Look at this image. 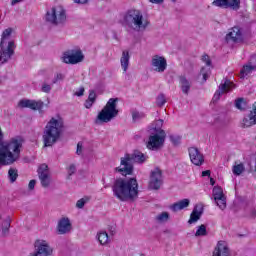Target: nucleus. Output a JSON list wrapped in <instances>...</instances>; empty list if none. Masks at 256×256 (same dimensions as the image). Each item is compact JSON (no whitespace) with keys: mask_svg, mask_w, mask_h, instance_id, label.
I'll list each match as a JSON object with an SVG mask.
<instances>
[{"mask_svg":"<svg viewBox=\"0 0 256 256\" xmlns=\"http://www.w3.org/2000/svg\"><path fill=\"white\" fill-rule=\"evenodd\" d=\"M23 138L16 136L9 141L3 142V131L0 128V159L4 165H13L21 157Z\"/></svg>","mask_w":256,"mask_h":256,"instance_id":"1","label":"nucleus"},{"mask_svg":"<svg viewBox=\"0 0 256 256\" xmlns=\"http://www.w3.org/2000/svg\"><path fill=\"white\" fill-rule=\"evenodd\" d=\"M112 191L119 201H135L139 197V184L135 178H118L114 181Z\"/></svg>","mask_w":256,"mask_h":256,"instance_id":"2","label":"nucleus"},{"mask_svg":"<svg viewBox=\"0 0 256 256\" xmlns=\"http://www.w3.org/2000/svg\"><path fill=\"white\" fill-rule=\"evenodd\" d=\"M123 25L127 29H130V31L141 33L147 30L151 22H149V19H147L140 10H128L124 14Z\"/></svg>","mask_w":256,"mask_h":256,"instance_id":"3","label":"nucleus"},{"mask_svg":"<svg viewBox=\"0 0 256 256\" xmlns=\"http://www.w3.org/2000/svg\"><path fill=\"white\" fill-rule=\"evenodd\" d=\"M63 119L61 118H51L46 124L43 132V142L44 147H53L57 141L61 138L63 133Z\"/></svg>","mask_w":256,"mask_h":256,"instance_id":"4","label":"nucleus"},{"mask_svg":"<svg viewBox=\"0 0 256 256\" xmlns=\"http://www.w3.org/2000/svg\"><path fill=\"white\" fill-rule=\"evenodd\" d=\"M146 161L147 155L136 150L132 154H125V156L121 158V167L116 168V171L121 173V175H132L133 163H145Z\"/></svg>","mask_w":256,"mask_h":256,"instance_id":"5","label":"nucleus"},{"mask_svg":"<svg viewBox=\"0 0 256 256\" xmlns=\"http://www.w3.org/2000/svg\"><path fill=\"white\" fill-rule=\"evenodd\" d=\"M119 98H110L97 116L96 123H109L119 115L117 103Z\"/></svg>","mask_w":256,"mask_h":256,"instance_id":"6","label":"nucleus"},{"mask_svg":"<svg viewBox=\"0 0 256 256\" xmlns=\"http://www.w3.org/2000/svg\"><path fill=\"white\" fill-rule=\"evenodd\" d=\"M46 21L50 25H64L67 21L65 9L61 6L52 7L46 13Z\"/></svg>","mask_w":256,"mask_h":256,"instance_id":"7","label":"nucleus"},{"mask_svg":"<svg viewBox=\"0 0 256 256\" xmlns=\"http://www.w3.org/2000/svg\"><path fill=\"white\" fill-rule=\"evenodd\" d=\"M85 60V55L83 51L79 48L71 49L63 53L62 61L67 65H77L78 63H83Z\"/></svg>","mask_w":256,"mask_h":256,"instance_id":"8","label":"nucleus"},{"mask_svg":"<svg viewBox=\"0 0 256 256\" xmlns=\"http://www.w3.org/2000/svg\"><path fill=\"white\" fill-rule=\"evenodd\" d=\"M165 137V130H160L159 134L149 136L146 144L147 149L150 151H159V149H161L165 143Z\"/></svg>","mask_w":256,"mask_h":256,"instance_id":"9","label":"nucleus"},{"mask_svg":"<svg viewBox=\"0 0 256 256\" xmlns=\"http://www.w3.org/2000/svg\"><path fill=\"white\" fill-rule=\"evenodd\" d=\"M15 47L14 41H9L7 44L0 43V65H5L15 55Z\"/></svg>","mask_w":256,"mask_h":256,"instance_id":"10","label":"nucleus"},{"mask_svg":"<svg viewBox=\"0 0 256 256\" xmlns=\"http://www.w3.org/2000/svg\"><path fill=\"white\" fill-rule=\"evenodd\" d=\"M163 185V172L159 168H155L150 173V181L148 184V189L152 191H159Z\"/></svg>","mask_w":256,"mask_h":256,"instance_id":"11","label":"nucleus"},{"mask_svg":"<svg viewBox=\"0 0 256 256\" xmlns=\"http://www.w3.org/2000/svg\"><path fill=\"white\" fill-rule=\"evenodd\" d=\"M212 197L221 211H225V209H227V198L223 193V188L220 186H215L212 190Z\"/></svg>","mask_w":256,"mask_h":256,"instance_id":"12","label":"nucleus"},{"mask_svg":"<svg viewBox=\"0 0 256 256\" xmlns=\"http://www.w3.org/2000/svg\"><path fill=\"white\" fill-rule=\"evenodd\" d=\"M233 89H235V85L233 84V82L225 78L221 81L219 89L215 92L213 96V101H219L223 93H229V91H233Z\"/></svg>","mask_w":256,"mask_h":256,"instance_id":"13","label":"nucleus"},{"mask_svg":"<svg viewBox=\"0 0 256 256\" xmlns=\"http://www.w3.org/2000/svg\"><path fill=\"white\" fill-rule=\"evenodd\" d=\"M151 67L156 73H165L167 70V59L163 56L155 55L152 57Z\"/></svg>","mask_w":256,"mask_h":256,"instance_id":"14","label":"nucleus"},{"mask_svg":"<svg viewBox=\"0 0 256 256\" xmlns=\"http://www.w3.org/2000/svg\"><path fill=\"white\" fill-rule=\"evenodd\" d=\"M38 177L42 187L45 189L51 185V176L49 175V166H47V164H42L39 166Z\"/></svg>","mask_w":256,"mask_h":256,"instance_id":"15","label":"nucleus"},{"mask_svg":"<svg viewBox=\"0 0 256 256\" xmlns=\"http://www.w3.org/2000/svg\"><path fill=\"white\" fill-rule=\"evenodd\" d=\"M34 248L38 255H41V256L53 255V248H51L49 243L45 240H37L34 243Z\"/></svg>","mask_w":256,"mask_h":256,"instance_id":"16","label":"nucleus"},{"mask_svg":"<svg viewBox=\"0 0 256 256\" xmlns=\"http://www.w3.org/2000/svg\"><path fill=\"white\" fill-rule=\"evenodd\" d=\"M212 5H214V7L237 11L239 7H241V0H214Z\"/></svg>","mask_w":256,"mask_h":256,"instance_id":"17","label":"nucleus"},{"mask_svg":"<svg viewBox=\"0 0 256 256\" xmlns=\"http://www.w3.org/2000/svg\"><path fill=\"white\" fill-rule=\"evenodd\" d=\"M188 153H189L190 161L191 163H193V165H196L197 167H199L203 165V163L205 162V158L203 157V154L196 147H190L188 149Z\"/></svg>","mask_w":256,"mask_h":256,"instance_id":"18","label":"nucleus"},{"mask_svg":"<svg viewBox=\"0 0 256 256\" xmlns=\"http://www.w3.org/2000/svg\"><path fill=\"white\" fill-rule=\"evenodd\" d=\"M43 101L39 100V101H35V100H20L18 103V107H20V109H32L33 111H41V109H43Z\"/></svg>","mask_w":256,"mask_h":256,"instance_id":"19","label":"nucleus"},{"mask_svg":"<svg viewBox=\"0 0 256 256\" xmlns=\"http://www.w3.org/2000/svg\"><path fill=\"white\" fill-rule=\"evenodd\" d=\"M227 43H241L243 41V32L241 28L235 26L230 29L229 33L226 35Z\"/></svg>","mask_w":256,"mask_h":256,"instance_id":"20","label":"nucleus"},{"mask_svg":"<svg viewBox=\"0 0 256 256\" xmlns=\"http://www.w3.org/2000/svg\"><path fill=\"white\" fill-rule=\"evenodd\" d=\"M71 229H73V226L71 224V220H69L68 217H63L58 221V235H67V233H71Z\"/></svg>","mask_w":256,"mask_h":256,"instance_id":"21","label":"nucleus"},{"mask_svg":"<svg viewBox=\"0 0 256 256\" xmlns=\"http://www.w3.org/2000/svg\"><path fill=\"white\" fill-rule=\"evenodd\" d=\"M256 125V102L253 104V109L248 116H245L242 120V127H253Z\"/></svg>","mask_w":256,"mask_h":256,"instance_id":"22","label":"nucleus"},{"mask_svg":"<svg viewBox=\"0 0 256 256\" xmlns=\"http://www.w3.org/2000/svg\"><path fill=\"white\" fill-rule=\"evenodd\" d=\"M212 256H230L229 247L227 242L219 241L217 246L214 249Z\"/></svg>","mask_w":256,"mask_h":256,"instance_id":"23","label":"nucleus"},{"mask_svg":"<svg viewBox=\"0 0 256 256\" xmlns=\"http://www.w3.org/2000/svg\"><path fill=\"white\" fill-rule=\"evenodd\" d=\"M203 215V206L196 205L190 214V219L188 220L189 225H193V223H197L201 216Z\"/></svg>","mask_w":256,"mask_h":256,"instance_id":"24","label":"nucleus"},{"mask_svg":"<svg viewBox=\"0 0 256 256\" xmlns=\"http://www.w3.org/2000/svg\"><path fill=\"white\" fill-rule=\"evenodd\" d=\"M191 204V200L185 198L170 206L171 211L177 213V211H183V209H187V207Z\"/></svg>","mask_w":256,"mask_h":256,"instance_id":"25","label":"nucleus"},{"mask_svg":"<svg viewBox=\"0 0 256 256\" xmlns=\"http://www.w3.org/2000/svg\"><path fill=\"white\" fill-rule=\"evenodd\" d=\"M179 83L182 93H184V95H189V91H191V82L188 81L187 77L180 76Z\"/></svg>","mask_w":256,"mask_h":256,"instance_id":"26","label":"nucleus"},{"mask_svg":"<svg viewBox=\"0 0 256 256\" xmlns=\"http://www.w3.org/2000/svg\"><path fill=\"white\" fill-rule=\"evenodd\" d=\"M131 57L129 56V51H123L122 57L120 58L121 67L124 72H127V69H129V59Z\"/></svg>","mask_w":256,"mask_h":256,"instance_id":"27","label":"nucleus"},{"mask_svg":"<svg viewBox=\"0 0 256 256\" xmlns=\"http://www.w3.org/2000/svg\"><path fill=\"white\" fill-rule=\"evenodd\" d=\"M97 239L100 245H107L109 243V234L105 231H101L97 234Z\"/></svg>","mask_w":256,"mask_h":256,"instance_id":"28","label":"nucleus"},{"mask_svg":"<svg viewBox=\"0 0 256 256\" xmlns=\"http://www.w3.org/2000/svg\"><path fill=\"white\" fill-rule=\"evenodd\" d=\"M52 89H53V82L49 83V79L46 78L41 85L40 91H42V93H51Z\"/></svg>","mask_w":256,"mask_h":256,"instance_id":"29","label":"nucleus"},{"mask_svg":"<svg viewBox=\"0 0 256 256\" xmlns=\"http://www.w3.org/2000/svg\"><path fill=\"white\" fill-rule=\"evenodd\" d=\"M10 227H11V218L8 217L2 223V234L4 236L9 234Z\"/></svg>","mask_w":256,"mask_h":256,"instance_id":"30","label":"nucleus"},{"mask_svg":"<svg viewBox=\"0 0 256 256\" xmlns=\"http://www.w3.org/2000/svg\"><path fill=\"white\" fill-rule=\"evenodd\" d=\"M11 33H13V29L12 28H7L3 31L2 33V38H1V44H8L9 42H7V39H9V37H11Z\"/></svg>","mask_w":256,"mask_h":256,"instance_id":"31","label":"nucleus"},{"mask_svg":"<svg viewBox=\"0 0 256 256\" xmlns=\"http://www.w3.org/2000/svg\"><path fill=\"white\" fill-rule=\"evenodd\" d=\"M18 177H19V174L17 172V169L10 168L8 171V179L10 180V182L15 183Z\"/></svg>","mask_w":256,"mask_h":256,"instance_id":"32","label":"nucleus"},{"mask_svg":"<svg viewBox=\"0 0 256 256\" xmlns=\"http://www.w3.org/2000/svg\"><path fill=\"white\" fill-rule=\"evenodd\" d=\"M235 107L238 108L240 111H245V109H247V102L244 98H238L235 101Z\"/></svg>","mask_w":256,"mask_h":256,"instance_id":"33","label":"nucleus"},{"mask_svg":"<svg viewBox=\"0 0 256 256\" xmlns=\"http://www.w3.org/2000/svg\"><path fill=\"white\" fill-rule=\"evenodd\" d=\"M157 223H167L169 221V212H162L156 216Z\"/></svg>","mask_w":256,"mask_h":256,"instance_id":"34","label":"nucleus"},{"mask_svg":"<svg viewBox=\"0 0 256 256\" xmlns=\"http://www.w3.org/2000/svg\"><path fill=\"white\" fill-rule=\"evenodd\" d=\"M255 67L249 62L248 64L244 65L241 74L242 75H249V73H253L255 71Z\"/></svg>","mask_w":256,"mask_h":256,"instance_id":"35","label":"nucleus"},{"mask_svg":"<svg viewBox=\"0 0 256 256\" xmlns=\"http://www.w3.org/2000/svg\"><path fill=\"white\" fill-rule=\"evenodd\" d=\"M244 171H245V165H243V163L234 165L232 168V173H234V175H241V173H243Z\"/></svg>","mask_w":256,"mask_h":256,"instance_id":"36","label":"nucleus"},{"mask_svg":"<svg viewBox=\"0 0 256 256\" xmlns=\"http://www.w3.org/2000/svg\"><path fill=\"white\" fill-rule=\"evenodd\" d=\"M132 119H133L134 123H136V121H141V119H145V114L142 112H139L137 110H133L132 111Z\"/></svg>","mask_w":256,"mask_h":256,"instance_id":"37","label":"nucleus"},{"mask_svg":"<svg viewBox=\"0 0 256 256\" xmlns=\"http://www.w3.org/2000/svg\"><path fill=\"white\" fill-rule=\"evenodd\" d=\"M205 235H207V227L202 224L198 227L195 236L196 237H205Z\"/></svg>","mask_w":256,"mask_h":256,"instance_id":"38","label":"nucleus"},{"mask_svg":"<svg viewBox=\"0 0 256 256\" xmlns=\"http://www.w3.org/2000/svg\"><path fill=\"white\" fill-rule=\"evenodd\" d=\"M165 103H167V98H165V94L158 95L156 98V105L158 107H163V105H165Z\"/></svg>","mask_w":256,"mask_h":256,"instance_id":"39","label":"nucleus"},{"mask_svg":"<svg viewBox=\"0 0 256 256\" xmlns=\"http://www.w3.org/2000/svg\"><path fill=\"white\" fill-rule=\"evenodd\" d=\"M65 79V74L63 73H56L54 78L52 79V85L59 83V81H63Z\"/></svg>","mask_w":256,"mask_h":256,"instance_id":"40","label":"nucleus"},{"mask_svg":"<svg viewBox=\"0 0 256 256\" xmlns=\"http://www.w3.org/2000/svg\"><path fill=\"white\" fill-rule=\"evenodd\" d=\"M89 201V198L85 197L76 202V207L78 209H83L85 207V204Z\"/></svg>","mask_w":256,"mask_h":256,"instance_id":"41","label":"nucleus"},{"mask_svg":"<svg viewBox=\"0 0 256 256\" xmlns=\"http://www.w3.org/2000/svg\"><path fill=\"white\" fill-rule=\"evenodd\" d=\"M169 139L173 145H179L181 143V137L180 136H175V135H170Z\"/></svg>","mask_w":256,"mask_h":256,"instance_id":"42","label":"nucleus"},{"mask_svg":"<svg viewBox=\"0 0 256 256\" xmlns=\"http://www.w3.org/2000/svg\"><path fill=\"white\" fill-rule=\"evenodd\" d=\"M201 74H202L203 80L207 81L209 79V76L211 75V70L208 69L205 71V68H202Z\"/></svg>","mask_w":256,"mask_h":256,"instance_id":"43","label":"nucleus"},{"mask_svg":"<svg viewBox=\"0 0 256 256\" xmlns=\"http://www.w3.org/2000/svg\"><path fill=\"white\" fill-rule=\"evenodd\" d=\"M202 61L206 64L207 67H211V58H209V55L204 54L202 56Z\"/></svg>","mask_w":256,"mask_h":256,"instance_id":"44","label":"nucleus"},{"mask_svg":"<svg viewBox=\"0 0 256 256\" xmlns=\"http://www.w3.org/2000/svg\"><path fill=\"white\" fill-rule=\"evenodd\" d=\"M77 172V167H75V164H72L68 168V177H71V175H75Z\"/></svg>","mask_w":256,"mask_h":256,"instance_id":"45","label":"nucleus"},{"mask_svg":"<svg viewBox=\"0 0 256 256\" xmlns=\"http://www.w3.org/2000/svg\"><path fill=\"white\" fill-rule=\"evenodd\" d=\"M97 99V94L95 91L91 90L88 96V100L95 103V100Z\"/></svg>","mask_w":256,"mask_h":256,"instance_id":"46","label":"nucleus"},{"mask_svg":"<svg viewBox=\"0 0 256 256\" xmlns=\"http://www.w3.org/2000/svg\"><path fill=\"white\" fill-rule=\"evenodd\" d=\"M84 93H85V88L80 87L79 90L74 93V95H76V97H83Z\"/></svg>","mask_w":256,"mask_h":256,"instance_id":"47","label":"nucleus"},{"mask_svg":"<svg viewBox=\"0 0 256 256\" xmlns=\"http://www.w3.org/2000/svg\"><path fill=\"white\" fill-rule=\"evenodd\" d=\"M76 153L77 155H81V153H83V142H78Z\"/></svg>","mask_w":256,"mask_h":256,"instance_id":"48","label":"nucleus"},{"mask_svg":"<svg viewBox=\"0 0 256 256\" xmlns=\"http://www.w3.org/2000/svg\"><path fill=\"white\" fill-rule=\"evenodd\" d=\"M35 185H37V180H31L28 184V188L30 189V191H33V189H35Z\"/></svg>","mask_w":256,"mask_h":256,"instance_id":"49","label":"nucleus"},{"mask_svg":"<svg viewBox=\"0 0 256 256\" xmlns=\"http://www.w3.org/2000/svg\"><path fill=\"white\" fill-rule=\"evenodd\" d=\"M93 103H95V102L87 99L84 105H85L86 109H91L93 107Z\"/></svg>","mask_w":256,"mask_h":256,"instance_id":"50","label":"nucleus"},{"mask_svg":"<svg viewBox=\"0 0 256 256\" xmlns=\"http://www.w3.org/2000/svg\"><path fill=\"white\" fill-rule=\"evenodd\" d=\"M249 63L256 69V55H252Z\"/></svg>","mask_w":256,"mask_h":256,"instance_id":"51","label":"nucleus"},{"mask_svg":"<svg viewBox=\"0 0 256 256\" xmlns=\"http://www.w3.org/2000/svg\"><path fill=\"white\" fill-rule=\"evenodd\" d=\"M165 0H149L150 3H153L154 5H162Z\"/></svg>","mask_w":256,"mask_h":256,"instance_id":"52","label":"nucleus"},{"mask_svg":"<svg viewBox=\"0 0 256 256\" xmlns=\"http://www.w3.org/2000/svg\"><path fill=\"white\" fill-rule=\"evenodd\" d=\"M202 177H211V170H206L202 172Z\"/></svg>","mask_w":256,"mask_h":256,"instance_id":"53","label":"nucleus"},{"mask_svg":"<svg viewBox=\"0 0 256 256\" xmlns=\"http://www.w3.org/2000/svg\"><path fill=\"white\" fill-rule=\"evenodd\" d=\"M73 1H74V3L83 5V4L87 3L89 0H73Z\"/></svg>","mask_w":256,"mask_h":256,"instance_id":"54","label":"nucleus"},{"mask_svg":"<svg viewBox=\"0 0 256 256\" xmlns=\"http://www.w3.org/2000/svg\"><path fill=\"white\" fill-rule=\"evenodd\" d=\"M156 125H157V127H159V129H160V127H163V120L159 119L158 121H156Z\"/></svg>","mask_w":256,"mask_h":256,"instance_id":"55","label":"nucleus"},{"mask_svg":"<svg viewBox=\"0 0 256 256\" xmlns=\"http://www.w3.org/2000/svg\"><path fill=\"white\" fill-rule=\"evenodd\" d=\"M21 1H23V0H12L11 1V5L13 6V5H17V3H21Z\"/></svg>","mask_w":256,"mask_h":256,"instance_id":"56","label":"nucleus"},{"mask_svg":"<svg viewBox=\"0 0 256 256\" xmlns=\"http://www.w3.org/2000/svg\"><path fill=\"white\" fill-rule=\"evenodd\" d=\"M252 217H254V219H256V209H253L251 212Z\"/></svg>","mask_w":256,"mask_h":256,"instance_id":"57","label":"nucleus"},{"mask_svg":"<svg viewBox=\"0 0 256 256\" xmlns=\"http://www.w3.org/2000/svg\"><path fill=\"white\" fill-rule=\"evenodd\" d=\"M210 184H211L212 186L215 185V179L210 178Z\"/></svg>","mask_w":256,"mask_h":256,"instance_id":"58","label":"nucleus"},{"mask_svg":"<svg viewBox=\"0 0 256 256\" xmlns=\"http://www.w3.org/2000/svg\"><path fill=\"white\" fill-rule=\"evenodd\" d=\"M30 256H41L40 254H38L37 252H36V250H35V252L34 253H32V254H30Z\"/></svg>","mask_w":256,"mask_h":256,"instance_id":"59","label":"nucleus"},{"mask_svg":"<svg viewBox=\"0 0 256 256\" xmlns=\"http://www.w3.org/2000/svg\"><path fill=\"white\" fill-rule=\"evenodd\" d=\"M1 165H9V164H5V162L0 159V166Z\"/></svg>","mask_w":256,"mask_h":256,"instance_id":"60","label":"nucleus"},{"mask_svg":"<svg viewBox=\"0 0 256 256\" xmlns=\"http://www.w3.org/2000/svg\"><path fill=\"white\" fill-rule=\"evenodd\" d=\"M104 187H105V189H107V187H109V186H108V185H105Z\"/></svg>","mask_w":256,"mask_h":256,"instance_id":"61","label":"nucleus"},{"mask_svg":"<svg viewBox=\"0 0 256 256\" xmlns=\"http://www.w3.org/2000/svg\"><path fill=\"white\" fill-rule=\"evenodd\" d=\"M173 1V3H175L177 0H172Z\"/></svg>","mask_w":256,"mask_h":256,"instance_id":"62","label":"nucleus"}]
</instances>
